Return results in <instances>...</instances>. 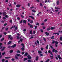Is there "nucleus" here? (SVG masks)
<instances>
[{"label": "nucleus", "mask_w": 62, "mask_h": 62, "mask_svg": "<svg viewBox=\"0 0 62 62\" xmlns=\"http://www.w3.org/2000/svg\"><path fill=\"white\" fill-rule=\"evenodd\" d=\"M1 52H0V58H1V57H2V55H1Z\"/></svg>", "instance_id": "obj_36"}, {"label": "nucleus", "mask_w": 62, "mask_h": 62, "mask_svg": "<svg viewBox=\"0 0 62 62\" xmlns=\"http://www.w3.org/2000/svg\"><path fill=\"white\" fill-rule=\"evenodd\" d=\"M18 27H16L15 28V30H17V29H18Z\"/></svg>", "instance_id": "obj_31"}, {"label": "nucleus", "mask_w": 62, "mask_h": 62, "mask_svg": "<svg viewBox=\"0 0 62 62\" xmlns=\"http://www.w3.org/2000/svg\"><path fill=\"white\" fill-rule=\"evenodd\" d=\"M39 60V57H36V61H38Z\"/></svg>", "instance_id": "obj_15"}, {"label": "nucleus", "mask_w": 62, "mask_h": 62, "mask_svg": "<svg viewBox=\"0 0 62 62\" xmlns=\"http://www.w3.org/2000/svg\"><path fill=\"white\" fill-rule=\"evenodd\" d=\"M2 48H3V49H1V51H4V49H5V48H6V47H2V46H0V49H2Z\"/></svg>", "instance_id": "obj_1"}, {"label": "nucleus", "mask_w": 62, "mask_h": 62, "mask_svg": "<svg viewBox=\"0 0 62 62\" xmlns=\"http://www.w3.org/2000/svg\"><path fill=\"white\" fill-rule=\"evenodd\" d=\"M48 52L49 53H50V54L51 55H53V54H52V52H51L50 50H49Z\"/></svg>", "instance_id": "obj_4"}, {"label": "nucleus", "mask_w": 62, "mask_h": 62, "mask_svg": "<svg viewBox=\"0 0 62 62\" xmlns=\"http://www.w3.org/2000/svg\"><path fill=\"white\" fill-rule=\"evenodd\" d=\"M16 59H18V57H17L16 56Z\"/></svg>", "instance_id": "obj_56"}, {"label": "nucleus", "mask_w": 62, "mask_h": 62, "mask_svg": "<svg viewBox=\"0 0 62 62\" xmlns=\"http://www.w3.org/2000/svg\"><path fill=\"white\" fill-rule=\"evenodd\" d=\"M16 46V44H15L13 46H12L11 47H12V48H14V47H15Z\"/></svg>", "instance_id": "obj_5"}, {"label": "nucleus", "mask_w": 62, "mask_h": 62, "mask_svg": "<svg viewBox=\"0 0 62 62\" xmlns=\"http://www.w3.org/2000/svg\"><path fill=\"white\" fill-rule=\"evenodd\" d=\"M21 45H22V46H23V47H24V44H21Z\"/></svg>", "instance_id": "obj_59"}, {"label": "nucleus", "mask_w": 62, "mask_h": 62, "mask_svg": "<svg viewBox=\"0 0 62 62\" xmlns=\"http://www.w3.org/2000/svg\"><path fill=\"white\" fill-rule=\"evenodd\" d=\"M30 26L31 28H32L33 27V25H30Z\"/></svg>", "instance_id": "obj_37"}, {"label": "nucleus", "mask_w": 62, "mask_h": 62, "mask_svg": "<svg viewBox=\"0 0 62 62\" xmlns=\"http://www.w3.org/2000/svg\"><path fill=\"white\" fill-rule=\"evenodd\" d=\"M8 28H6L5 29V30H6V31H7V30H8Z\"/></svg>", "instance_id": "obj_52"}, {"label": "nucleus", "mask_w": 62, "mask_h": 62, "mask_svg": "<svg viewBox=\"0 0 62 62\" xmlns=\"http://www.w3.org/2000/svg\"><path fill=\"white\" fill-rule=\"evenodd\" d=\"M41 13V12H40L38 13V14L37 15V16H39V15Z\"/></svg>", "instance_id": "obj_20"}, {"label": "nucleus", "mask_w": 62, "mask_h": 62, "mask_svg": "<svg viewBox=\"0 0 62 62\" xmlns=\"http://www.w3.org/2000/svg\"><path fill=\"white\" fill-rule=\"evenodd\" d=\"M10 57H5V58H6V59H9V58H10Z\"/></svg>", "instance_id": "obj_18"}, {"label": "nucleus", "mask_w": 62, "mask_h": 62, "mask_svg": "<svg viewBox=\"0 0 62 62\" xmlns=\"http://www.w3.org/2000/svg\"><path fill=\"white\" fill-rule=\"evenodd\" d=\"M55 9H59L60 8H58L57 7H56L55 8Z\"/></svg>", "instance_id": "obj_22"}, {"label": "nucleus", "mask_w": 62, "mask_h": 62, "mask_svg": "<svg viewBox=\"0 0 62 62\" xmlns=\"http://www.w3.org/2000/svg\"><path fill=\"white\" fill-rule=\"evenodd\" d=\"M55 43L56 44H58V42L57 41H55Z\"/></svg>", "instance_id": "obj_41"}, {"label": "nucleus", "mask_w": 62, "mask_h": 62, "mask_svg": "<svg viewBox=\"0 0 62 62\" xmlns=\"http://www.w3.org/2000/svg\"><path fill=\"white\" fill-rule=\"evenodd\" d=\"M52 52H55V53H57V51L56 50H55V49H53Z\"/></svg>", "instance_id": "obj_2"}, {"label": "nucleus", "mask_w": 62, "mask_h": 62, "mask_svg": "<svg viewBox=\"0 0 62 62\" xmlns=\"http://www.w3.org/2000/svg\"><path fill=\"white\" fill-rule=\"evenodd\" d=\"M32 12H36V11L35 10H32Z\"/></svg>", "instance_id": "obj_34"}, {"label": "nucleus", "mask_w": 62, "mask_h": 62, "mask_svg": "<svg viewBox=\"0 0 62 62\" xmlns=\"http://www.w3.org/2000/svg\"><path fill=\"white\" fill-rule=\"evenodd\" d=\"M11 43V41H9L8 43V44H10Z\"/></svg>", "instance_id": "obj_30"}, {"label": "nucleus", "mask_w": 62, "mask_h": 62, "mask_svg": "<svg viewBox=\"0 0 62 62\" xmlns=\"http://www.w3.org/2000/svg\"><path fill=\"white\" fill-rule=\"evenodd\" d=\"M41 51H43V48L42 47L41 48Z\"/></svg>", "instance_id": "obj_48"}, {"label": "nucleus", "mask_w": 62, "mask_h": 62, "mask_svg": "<svg viewBox=\"0 0 62 62\" xmlns=\"http://www.w3.org/2000/svg\"><path fill=\"white\" fill-rule=\"evenodd\" d=\"M59 33H62V31H59Z\"/></svg>", "instance_id": "obj_64"}, {"label": "nucleus", "mask_w": 62, "mask_h": 62, "mask_svg": "<svg viewBox=\"0 0 62 62\" xmlns=\"http://www.w3.org/2000/svg\"><path fill=\"white\" fill-rule=\"evenodd\" d=\"M8 39H9L11 38V35H8Z\"/></svg>", "instance_id": "obj_19"}, {"label": "nucleus", "mask_w": 62, "mask_h": 62, "mask_svg": "<svg viewBox=\"0 0 62 62\" xmlns=\"http://www.w3.org/2000/svg\"><path fill=\"white\" fill-rule=\"evenodd\" d=\"M40 55L41 56H43V54H40Z\"/></svg>", "instance_id": "obj_58"}, {"label": "nucleus", "mask_w": 62, "mask_h": 62, "mask_svg": "<svg viewBox=\"0 0 62 62\" xmlns=\"http://www.w3.org/2000/svg\"><path fill=\"white\" fill-rule=\"evenodd\" d=\"M58 11H59V10H55V12H58Z\"/></svg>", "instance_id": "obj_46"}, {"label": "nucleus", "mask_w": 62, "mask_h": 62, "mask_svg": "<svg viewBox=\"0 0 62 62\" xmlns=\"http://www.w3.org/2000/svg\"><path fill=\"white\" fill-rule=\"evenodd\" d=\"M21 16L22 18H24V16L23 15H21Z\"/></svg>", "instance_id": "obj_54"}, {"label": "nucleus", "mask_w": 62, "mask_h": 62, "mask_svg": "<svg viewBox=\"0 0 62 62\" xmlns=\"http://www.w3.org/2000/svg\"><path fill=\"white\" fill-rule=\"evenodd\" d=\"M38 27V26H36L35 27V29H36Z\"/></svg>", "instance_id": "obj_35"}, {"label": "nucleus", "mask_w": 62, "mask_h": 62, "mask_svg": "<svg viewBox=\"0 0 62 62\" xmlns=\"http://www.w3.org/2000/svg\"><path fill=\"white\" fill-rule=\"evenodd\" d=\"M43 28L44 29H45V27H43Z\"/></svg>", "instance_id": "obj_63"}, {"label": "nucleus", "mask_w": 62, "mask_h": 62, "mask_svg": "<svg viewBox=\"0 0 62 62\" xmlns=\"http://www.w3.org/2000/svg\"><path fill=\"white\" fill-rule=\"evenodd\" d=\"M21 5H16V7H17V8H20V7H21Z\"/></svg>", "instance_id": "obj_7"}, {"label": "nucleus", "mask_w": 62, "mask_h": 62, "mask_svg": "<svg viewBox=\"0 0 62 62\" xmlns=\"http://www.w3.org/2000/svg\"><path fill=\"white\" fill-rule=\"evenodd\" d=\"M28 5L29 7H30V3H29L28 4Z\"/></svg>", "instance_id": "obj_49"}, {"label": "nucleus", "mask_w": 62, "mask_h": 62, "mask_svg": "<svg viewBox=\"0 0 62 62\" xmlns=\"http://www.w3.org/2000/svg\"><path fill=\"white\" fill-rule=\"evenodd\" d=\"M48 45H47L46 46V49H48Z\"/></svg>", "instance_id": "obj_47"}, {"label": "nucleus", "mask_w": 62, "mask_h": 62, "mask_svg": "<svg viewBox=\"0 0 62 62\" xmlns=\"http://www.w3.org/2000/svg\"><path fill=\"white\" fill-rule=\"evenodd\" d=\"M16 56H21V55H20V54H16Z\"/></svg>", "instance_id": "obj_13"}, {"label": "nucleus", "mask_w": 62, "mask_h": 62, "mask_svg": "<svg viewBox=\"0 0 62 62\" xmlns=\"http://www.w3.org/2000/svg\"><path fill=\"white\" fill-rule=\"evenodd\" d=\"M45 34H46V35L47 36H48L49 35V33L48 32H45Z\"/></svg>", "instance_id": "obj_12"}, {"label": "nucleus", "mask_w": 62, "mask_h": 62, "mask_svg": "<svg viewBox=\"0 0 62 62\" xmlns=\"http://www.w3.org/2000/svg\"><path fill=\"white\" fill-rule=\"evenodd\" d=\"M30 34H31V35H32L33 34V32H32V31H30Z\"/></svg>", "instance_id": "obj_10"}, {"label": "nucleus", "mask_w": 62, "mask_h": 62, "mask_svg": "<svg viewBox=\"0 0 62 62\" xmlns=\"http://www.w3.org/2000/svg\"><path fill=\"white\" fill-rule=\"evenodd\" d=\"M60 40H62V37H61L60 39Z\"/></svg>", "instance_id": "obj_43"}, {"label": "nucleus", "mask_w": 62, "mask_h": 62, "mask_svg": "<svg viewBox=\"0 0 62 62\" xmlns=\"http://www.w3.org/2000/svg\"><path fill=\"white\" fill-rule=\"evenodd\" d=\"M51 10L53 11V12H54V9L53 8L51 7Z\"/></svg>", "instance_id": "obj_11"}, {"label": "nucleus", "mask_w": 62, "mask_h": 62, "mask_svg": "<svg viewBox=\"0 0 62 62\" xmlns=\"http://www.w3.org/2000/svg\"><path fill=\"white\" fill-rule=\"evenodd\" d=\"M29 17H30V18L32 19H34V17H33V16H29Z\"/></svg>", "instance_id": "obj_9"}, {"label": "nucleus", "mask_w": 62, "mask_h": 62, "mask_svg": "<svg viewBox=\"0 0 62 62\" xmlns=\"http://www.w3.org/2000/svg\"><path fill=\"white\" fill-rule=\"evenodd\" d=\"M26 21L25 20H24L23 21V23H26Z\"/></svg>", "instance_id": "obj_28"}, {"label": "nucleus", "mask_w": 62, "mask_h": 62, "mask_svg": "<svg viewBox=\"0 0 62 62\" xmlns=\"http://www.w3.org/2000/svg\"><path fill=\"white\" fill-rule=\"evenodd\" d=\"M29 17H30V18L32 19H34V17H33V16H29Z\"/></svg>", "instance_id": "obj_8"}, {"label": "nucleus", "mask_w": 62, "mask_h": 62, "mask_svg": "<svg viewBox=\"0 0 62 62\" xmlns=\"http://www.w3.org/2000/svg\"><path fill=\"white\" fill-rule=\"evenodd\" d=\"M17 53H21V51L19 50H17Z\"/></svg>", "instance_id": "obj_25"}, {"label": "nucleus", "mask_w": 62, "mask_h": 62, "mask_svg": "<svg viewBox=\"0 0 62 62\" xmlns=\"http://www.w3.org/2000/svg\"><path fill=\"white\" fill-rule=\"evenodd\" d=\"M4 40V38H3L1 39L0 40L1 41H2Z\"/></svg>", "instance_id": "obj_26"}, {"label": "nucleus", "mask_w": 62, "mask_h": 62, "mask_svg": "<svg viewBox=\"0 0 62 62\" xmlns=\"http://www.w3.org/2000/svg\"><path fill=\"white\" fill-rule=\"evenodd\" d=\"M55 28L54 27H52L51 28V30H53V29H54Z\"/></svg>", "instance_id": "obj_17"}, {"label": "nucleus", "mask_w": 62, "mask_h": 62, "mask_svg": "<svg viewBox=\"0 0 62 62\" xmlns=\"http://www.w3.org/2000/svg\"><path fill=\"white\" fill-rule=\"evenodd\" d=\"M20 41L21 42H22V41H23V39H21L20 40Z\"/></svg>", "instance_id": "obj_55"}, {"label": "nucleus", "mask_w": 62, "mask_h": 62, "mask_svg": "<svg viewBox=\"0 0 62 62\" xmlns=\"http://www.w3.org/2000/svg\"><path fill=\"white\" fill-rule=\"evenodd\" d=\"M37 43H38V44H39V41L38 40H37Z\"/></svg>", "instance_id": "obj_50"}, {"label": "nucleus", "mask_w": 62, "mask_h": 62, "mask_svg": "<svg viewBox=\"0 0 62 62\" xmlns=\"http://www.w3.org/2000/svg\"><path fill=\"white\" fill-rule=\"evenodd\" d=\"M38 53H39V54H41L42 53V52L40 51H38Z\"/></svg>", "instance_id": "obj_29"}, {"label": "nucleus", "mask_w": 62, "mask_h": 62, "mask_svg": "<svg viewBox=\"0 0 62 62\" xmlns=\"http://www.w3.org/2000/svg\"><path fill=\"white\" fill-rule=\"evenodd\" d=\"M6 15V12H4L3 13V15L4 16L5 15Z\"/></svg>", "instance_id": "obj_23"}, {"label": "nucleus", "mask_w": 62, "mask_h": 62, "mask_svg": "<svg viewBox=\"0 0 62 62\" xmlns=\"http://www.w3.org/2000/svg\"><path fill=\"white\" fill-rule=\"evenodd\" d=\"M13 52V50H11L10 51V53H12Z\"/></svg>", "instance_id": "obj_33"}, {"label": "nucleus", "mask_w": 62, "mask_h": 62, "mask_svg": "<svg viewBox=\"0 0 62 62\" xmlns=\"http://www.w3.org/2000/svg\"><path fill=\"white\" fill-rule=\"evenodd\" d=\"M6 54V53L4 52L2 53V55H4V54Z\"/></svg>", "instance_id": "obj_38"}, {"label": "nucleus", "mask_w": 62, "mask_h": 62, "mask_svg": "<svg viewBox=\"0 0 62 62\" xmlns=\"http://www.w3.org/2000/svg\"><path fill=\"white\" fill-rule=\"evenodd\" d=\"M40 31L42 33L43 32V31L42 30H41Z\"/></svg>", "instance_id": "obj_60"}, {"label": "nucleus", "mask_w": 62, "mask_h": 62, "mask_svg": "<svg viewBox=\"0 0 62 62\" xmlns=\"http://www.w3.org/2000/svg\"><path fill=\"white\" fill-rule=\"evenodd\" d=\"M47 21H48V19H46L44 20V22H47Z\"/></svg>", "instance_id": "obj_16"}, {"label": "nucleus", "mask_w": 62, "mask_h": 62, "mask_svg": "<svg viewBox=\"0 0 62 62\" xmlns=\"http://www.w3.org/2000/svg\"><path fill=\"white\" fill-rule=\"evenodd\" d=\"M56 4L57 5H59V1H57Z\"/></svg>", "instance_id": "obj_21"}, {"label": "nucleus", "mask_w": 62, "mask_h": 62, "mask_svg": "<svg viewBox=\"0 0 62 62\" xmlns=\"http://www.w3.org/2000/svg\"><path fill=\"white\" fill-rule=\"evenodd\" d=\"M26 60H27V58H25L24 59V61Z\"/></svg>", "instance_id": "obj_32"}, {"label": "nucleus", "mask_w": 62, "mask_h": 62, "mask_svg": "<svg viewBox=\"0 0 62 62\" xmlns=\"http://www.w3.org/2000/svg\"><path fill=\"white\" fill-rule=\"evenodd\" d=\"M33 21L32 20L30 22L31 23H33Z\"/></svg>", "instance_id": "obj_61"}, {"label": "nucleus", "mask_w": 62, "mask_h": 62, "mask_svg": "<svg viewBox=\"0 0 62 62\" xmlns=\"http://www.w3.org/2000/svg\"><path fill=\"white\" fill-rule=\"evenodd\" d=\"M31 20L30 19H28V22H30Z\"/></svg>", "instance_id": "obj_45"}, {"label": "nucleus", "mask_w": 62, "mask_h": 62, "mask_svg": "<svg viewBox=\"0 0 62 62\" xmlns=\"http://www.w3.org/2000/svg\"><path fill=\"white\" fill-rule=\"evenodd\" d=\"M57 56L58 57L59 59H62V58L60 57V55H58Z\"/></svg>", "instance_id": "obj_6"}, {"label": "nucleus", "mask_w": 62, "mask_h": 62, "mask_svg": "<svg viewBox=\"0 0 62 62\" xmlns=\"http://www.w3.org/2000/svg\"><path fill=\"white\" fill-rule=\"evenodd\" d=\"M50 30V28H49L47 29V30L49 31V30Z\"/></svg>", "instance_id": "obj_53"}, {"label": "nucleus", "mask_w": 62, "mask_h": 62, "mask_svg": "<svg viewBox=\"0 0 62 62\" xmlns=\"http://www.w3.org/2000/svg\"><path fill=\"white\" fill-rule=\"evenodd\" d=\"M24 54V52H22V54Z\"/></svg>", "instance_id": "obj_57"}, {"label": "nucleus", "mask_w": 62, "mask_h": 62, "mask_svg": "<svg viewBox=\"0 0 62 62\" xmlns=\"http://www.w3.org/2000/svg\"><path fill=\"white\" fill-rule=\"evenodd\" d=\"M27 57L28 59H31V57L30 56V55H28Z\"/></svg>", "instance_id": "obj_3"}, {"label": "nucleus", "mask_w": 62, "mask_h": 62, "mask_svg": "<svg viewBox=\"0 0 62 62\" xmlns=\"http://www.w3.org/2000/svg\"><path fill=\"white\" fill-rule=\"evenodd\" d=\"M28 55V53L27 52H26L24 55V56H27Z\"/></svg>", "instance_id": "obj_14"}, {"label": "nucleus", "mask_w": 62, "mask_h": 62, "mask_svg": "<svg viewBox=\"0 0 62 62\" xmlns=\"http://www.w3.org/2000/svg\"><path fill=\"white\" fill-rule=\"evenodd\" d=\"M54 36H52V37L51 38L52 39H54Z\"/></svg>", "instance_id": "obj_24"}, {"label": "nucleus", "mask_w": 62, "mask_h": 62, "mask_svg": "<svg viewBox=\"0 0 62 62\" xmlns=\"http://www.w3.org/2000/svg\"><path fill=\"white\" fill-rule=\"evenodd\" d=\"M39 25V23H37L36 24V25Z\"/></svg>", "instance_id": "obj_42"}, {"label": "nucleus", "mask_w": 62, "mask_h": 62, "mask_svg": "<svg viewBox=\"0 0 62 62\" xmlns=\"http://www.w3.org/2000/svg\"><path fill=\"white\" fill-rule=\"evenodd\" d=\"M48 2H49V3H50V2H52V1H51V0H48Z\"/></svg>", "instance_id": "obj_44"}, {"label": "nucleus", "mask_w": 62, "mask_h": 62, "mask_svg": "<svg viewBox=\"0 0 62 62\" xmlns=\"http://www.w3.org/2000/svg\"><path fill=\"white\" fill-rule=\"evenodd\" d=\"M52 41L53 42H52V43L53 44H54V43L55 42V41L54 40H53Z\"/></svg>", "instance_id": "obj_40"}, {"label": "nucleus", "mask_w": 62, "mask_h": 62, "mask_svg": "<svg viewBox=\"0 0 62 62\" xmlns=\"http://www.w3.org/2000/svg\"><path fill=\"white\" fill-rule=\"evenodd\" d=\"M50 61V60L49 59H48L47 61H46L45 62H48V61Z\"/></svg>", "instance_id": "obj_39"}, {"label": "nucleus", "mask_w": 62, "mask_h": 62, "mask_svg": "<svg viewBox=\"0 0 62 62\" xmlns=\"http://www.w3.org/2000/svg\"><path fill=\"white\" fill-rule=\"evenodd\" d=\"M9 39H11V40L12 39H13V38L12 37H10Z\"/></svg>", "instance_id": "obj_51"}, {"label": "nucleus", "mask_w": 62, "mask_h": 62, "mask_svg": "<svg viewBox=\"0 0 62 62\" xmlns=\"http://www.w3.org/2000/svg\"><path fill=\"white\" fill-rule=\"evenodd\" d=\"M28 62H31V60H28Z\"/></svg>", "instance_id": "obj_62"}, {"label": "nucleus", "mask_w": 62, "mask_h": 62, "mask_svg": "<svg viewBox=\"0 0 62 62\" xmlns=\"http://www.w3.org/2000/svg\"><path fill=\"white\" fill-rule=\"evenodd\" d=\"M21 50H22V51H24V47H22L21 48Z\"/></svg>", "instance_id": "obj_27"}]
</instances>
